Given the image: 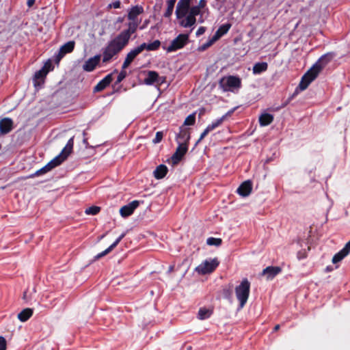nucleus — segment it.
I'll list each match as a JSON object with an SVG mask.
<instances>
[{
  "label": "nucleus",
  "mask_w": 350,
  "mask_h": 350,
  "mask_svg": "<svg viewBox=\"0 0 350 350\" xmlns=\"http://www.w3.org/2000/svg\"><path fill=\"white\" fill-rule=\"evenodd\" d=\"M334 55L332 53L322 55L317 62L303 75L299 84L301 90H306L321 72V70L332 61Z\"/></svg>",
  "instance_id": "nucleus-1"
},
{
  "label": "nucleus",
  "mask_w": 350,
  "mask_h": 350,
  "mask_svg": "<svg viewBox=\"0 0 350 350\" xmlns=\"http://www.w3.org/2000/svg\"><path fill=\"white\" fill-rule=\"evenodd\" d=\"M127 45L128 44L117 35L103 49V62H109L114 56L120 53Z\"/></svg>",
  "instance_id": "nucleus-2"
},
{
  "label": "nucleus",
  "mask_w": 350,
  "mask_h": 350,
  "mask_svg": "<svg viewBox=\"0 0 350 350\" xmlns=\"http://www.w3.org/2000/svg\"><path fill=\"white\" fill-rule=\"evenodd\" d=\"M250 292V282L247 278L243 279L241 284L236 286L235 294L239 301V307L243 308L247 301Z\"/></svg>",
  "instance_id": "nucleus-3"
},
{
  "label": "nucleus",
  "mask_w": 350,
  "mask_h": 350,
  "mask_svg": "<svg viewBox=\"0 0 350 350\" xmlns=\"http://www.w3.org/2000/svg\"><path fill=\"white\" fill-rule=\"evenodd\" d=\"M219 265V262L216 258L209 260H206L197 267L196 271L202 275L211 273L216 269Z\"/></svg>",
  "instance_id": "nucleus-4"
},
{
  "label": "nucleus",
  "mask_w": 350,
  "mask_h": 350,
  "mask_svg": "<svg viewBox=\"0 0 350 350\" xmlns=\"http://www.w3.org/2000/svg\"><path fill=\"white\" fill-rule=\"evenodd\" d=\"M188 41V34H179L175 39L172 41L170 45L168 46L166 50L167 52L176 51L183 48L187 44Z\"/></svg>",
  "instance_id": "nucleus-5"
},
{
  "label": "nucleus",
  "mask_w": 350,
  "mask_h": 350,
  "mask_svg": "<svg viewBox=\"0 0 350 350\" xmlns=\"http://www.w3.org/2000/svg\"><path fill=\"white\" fill-rule=\"evenodd\" d=\"M224 80L222 79L219 84L225 91L241 87V80L239 77L230 75L226 77L225 82Z\"/></svg>",
  "instance_id": "nucleus-6"
},
{
  "label": "nucleus",
  "mask_w": 350,
  "mask_h": 350,
  "mask_svg": "<svg viewBox=\"0 0 350 350\" xmlns=\"http://www.w3.org/2000/svg\"><path fill=\"white\" fill-rule=\"evenodd\" d=\"M139 24V22L137 21H131L128 23V28L122 31L118 36H119L125 42L129 44L132 34L135 33Z\"/></svg>",
  "instance_id": "nucleus-7"
},
{
  "label": "nucleus",
  "mask_w": 350,
  "mask_h": 350,
  "mask_svg": "<svg viewBox=\"0 0 350 350\" xmlns=\"http://www.w3.org/2000/svg\"><path fill=\"white\" fill-rule=\"evenodd\" d=\"M187 150L188 145L186 143H180V141H178V146L171 157L172 164L177 165L182 160Z\"/></svg>",
  "instance_id": "nucleus-8"
},
{
  "label": "nucleus",
  "mask_w": 350,
  "mask_h": 350,
  "mask_svg": "<svg viewBox=\"0 0 350 350\" xmlns=\"http://www.w3.org/2000/svg\"><path fill=\"white\" fill-rule=\"evenodd\" d=\"M165 77H160L157 72L154 70H148L146 72V77L144 80V83L147 85L154 84L161 85L163 83Z\"/></svg>",
  "instance_id": "nucleus-9"
},
{
  "label": "nucleus",
  "mask_w": 350,
  "mask_h": 350,
  "mask_svg": "<svg viewBox=\"0 0 350 350\" xmlns=\"http://www.w3.org/2000/svg\"><path fill=\"white\" fill-rule=\"evenodd\" d=\"M191 0H179L176 8V15L180 19L185 17L189 12Z\"/></svg>",
  "instance_id": "nucleus-10"
},
{
  "label": "nucleus",
  "mask_w": 350,
  "mask_h": 350,
  "mask_svg": "<svg viewBox=\"0 0 350 350\" xmlns=\"http://www.w3.org/2000/svg\"><path fill=\"white\" fill-rule=\"evenodd\" d=\"M75 42L73 40L68 41L63 44L55 56V62L58 63L66 54L72 52L75 49Z\"/></svg>",
  "instance_id": "nucleus-11"
},
{
  "label": "nucleus",
  "mask_w": 350,
  "mask_h": 350,
  "mask_svg": "<svg viewBox=\"0 0 350 350\" xmlns=\"http://www.w3.org/2000/svg\"><path fill=\"white\" fill-rule=\"evenodd\" d=\"M139 202L138 200H133L129 204L123 206L120 209V214L122 217H127L131 215L134 211L139 206Z\"/></svg>",
  "instance_id": "nucleus-12"
},
{
  "label": "nucleus",
  "mask_w": 350,
  "mask_h": 350,
  "mask_svg": "<svg viewBox=\"0 0 350 350\" xmlns=\"http://www.w3.org/2000/svg\"><path fill=\"white\" fill-rule=\"evenodd\" d=\"M141 53L142 51L139 46L132 49L129 53H127L125 59L122 65V68H127L135 59V58Z\"/></svg>",
  "instance_id": "nucleus-13"
},
{
  "label": "nucleus",
  "mask_w": 350,
  "mask_h": 350,
  "mask_svg": "<svg viewBox=\"0 0 350 350\" xmlns=\"http://www.w3.org/2000/svg\"><path fill=\"white\" fill-rule=\"evenodd\" d=\"M100 60V55H96L88 59L83 66V69L86 72L93 71Z\"/></svg>",
  "instance_id": "nucleus-14"
},
{
  "label": "nucleus",
  "mask_w": 350,
  "mask_h": 350,
  "mask_svg": "<svg viewBox=\"0 0 350 350\" xmlns=\"http://www.w3.org/2000/svg\"><path fill=\"white\" fill-rule=\"evenodd\" d=\"M113 74L110 73L106 75L102 80H100L94 88V92H99L105 90L113 80Z\"/></svg>",
  "instance_id": "nucleus-15"
},
{
  "label": "nucleus",
  "mask_w": 350,
  "mask_h": 350,
  "mask_svg": "<svg viewBox=\"0 0 350 350\" xmlns=\"http://www.w3.org/2000/svg\"><path fill=\"white\" fill-rule=\"evenodd\" d=\"M252 190V183L251 180H245L242 183L237 189V193L243 197L248 196Z\"/></svg>",
  "instance_id": "nucleus-16"
},
{
  "label": "nucleus",
  "mask_w": 350,
  "mask_h": 350,
  "mask_svg": "<svg viewBox=\"0 0 350 350\" xmlns=\"http://www.w3.org/2000/svg\"><path fill=\"white\" fill-rule=\"evenodd\" d=\"M190 131L189 129L185 128L182 126L180 127V131L176 135V141L178 143V141H180V143H186L187 145L189 146V142L190 139Z\"/></svg>",
  "instance_id": "nucleus-17"
},
{
  "label": "nucleus",
  "mask_w": 350,
  "mask_h": 350,
  "mask_svg": "<svg viewBox=\"0 0 350 350\" xmlns=\"http://www.w3.org/2000/svg\"><path fill=\"white\" fill-rule=\"evenodd\" d=\"M281 271L280 267L269 266L262 270L261 275H266L267 280H272Z\"/></svg>",
  "instance_id": "nucleus-18"
},
{
  "label": "nucleus",
  "mask_w": 350,
  "mask_h": 350,
  "mask_svg": "<svg viewBox=\"0 0 350 350\" xmlns=\"http://www.w3.org/2000/svg\"><path fill=\"white\" fill-rule=\"evenodd\" d=\"M13 129V121L9 118H5L0 120V133L7 134Z\"/></svg>",
  "instance_id": "nucleus-19"
},
{
  "label": "nucleus",
  "mask_w": 350,
  "mask_h": 350,
  "mask_svg": "<svg viewBox=\"0 0 350 350\" xmlns=\"http://www.w3.org/2000/svg\"><path fill=\"white\" fill-rule=\"evenodd\" d=\"M126 233H122L109 247H107L105 250L103 252L98 254L95 256V259H99L105 255L110 253L117 245L118 244L122 241V239L125 237Z\"/></svg>",
  "instance_id": "nucleus-20"
},
{
  "label": "nucleus",
  "mask_w": 350,
  "mask_h": 350,
  "mask_svg": "<svg viewBox=\"0 0 350 350\" xmlns=\"http://www.w3.org/2000/svg\"><path fill=\"white\" fill-rule=\"evenodd\" d=\"M144 12V8L141 5H135L132 7L128 13V19L129 21H136L138 15Z\"/></svg>",
  "instance_id": "nucleus-21"
},
{
  "label": "nucleus",
  "mask_w": 350,
  "mask_h": 350,
  "mask_svg": "<svg viewBox=\"0 0 350 350\" xmlns=\"http://www.w3.org/2000/svg\"><path fill=\"white\" fill-rule=\"evenodd\" d=\"M161 46V42L159 40H156L154 42L147 44V43H142L139 46L142 51V52L146 49L149 51H156Z\"/></svg>",
  "instance_id": "nucleus-22"
},
{
  "label": "nucleus",
  "mask_w": 350,
  "mask_h": 350,
  "mask_svg": "<svg viewBox=\"0 0 350 350\" xmlns=\"http://www.w3.org/2000/svg\"><path fill=\"white\" fill-rule=\"evenodd\" d=\"M168 172V168L165 165L161 164L156 167L154 171V176L156 179L163 178Z\"/></svg>",
  "instance_id": "nucleus-23"
},
{
  "label": "nucleus",
  "mask_w": 350,
  "mask_h": 350,
  "mask_svg": "<svg viewBox=\"0 0 350 350\" xmlns=\"http://www.w3.org/2000/svg\"><path fill=\"white\" fill-rule=\"evenodd\" d=\"M232 112H233V110L229 111L226 114L222 116L220 118L216 120L215 121L213 122L211 124H208L207 126V127L208 128V129L211 131H213L214 129H215L216 128L219 126L223 123V122L227 118V117L231 116Z\"/></svg>",
  "instance_id": "nucleus-24"
},
{
  "label": "nucleus",
  "mask_w": 350,
  "mask_h": 350,
  "mask_svg": "<svg viewBox=\"0 0 350 350\" xmlns=\"http://www.w3.org/2000/svg\"><path fill=\"white\" fill-rule=\"evenodd\" d=\"M231 27L230 23H225L221 25L216 31L215 35L213 36V40H217L219 38H221L224 34L227 33L229 29Z\"/></svg>",
  "instance_id": "nucleus-25"
},
{
  "label": "nucleus",
  "mask_w": 350,
  "mask_h": 350,
  "mask_svg": "<svg viewBox=\"0 0 350 350\" xmlns=\"http://www.w3.org/2000/svg\"><path fill=\"white\" fill-rule=\"evenodd\" d=\"M48 73L42 68L35 72L33 77L34 85H40L43 83Z\"/></svg>",
  "instance_id": "nucleus-26"
},
{
  "label": "nucleus",
  "mask_w": 350,
  "mask_h": 350,
  "mask_svg": "<svg viewBox=\"0 0 350 350\" xmlns=\"http://www.w3.org/2000/svg\"><path fill=\"white\" fill-rule=\"evenodd\" d=\"M68 156L66 154H63L62 152L55 157L53 159H52L50 162L48 163V166L51 167V169H53L54 167L59 165L64 160L66 159Z\"/></svg>",
  "instance_id": "nucleus-27"
},
{
  "label": "nucleus",
  "mask_w": 350,
  "mask_h": 350,
  "mask_svg": "<svg viewBox=\"0 0 350 350\" xmlns=\"http://www.w3.org/2000/svg\"><path fill=\"white\" fill-rule=\"evenodd\" d=\"M273 121V116L270 113H263L259 117V123L261 126H268Z\"/></svg>",
  "instance_id": "nucleus-28"
},
{
  "label": "nucleus",
  "mask_w": 350,
  "mask_h": 350,
  "mask_svg": "<svg viewBox=\"0 0 350 350\" xmlns=\"http://www.w3.org/2000/svg\"><path fill=\"white\" fill-rule=\"evenodd\" d=\"M267 69L268 64L267 62H258L254 65L252 71L254 75H258L267 71Z\"/></svg>",
  "instance_id": "nucleus-29"
},
{
  "label": "nucleus",
  "mask_w": 350,
  "mask_h": 350,
  "mask_svg": "<svg viewBox=\"0 0 350 350\" xmlns=\"http://www.w3.org/2000/svg\"><path fill=\"white\" fill-rule=\"evenodd\" d=\"M33 314V310L31 308L23 309L21 312L18 314V319L21 322H25L27 321Z\"/></svg>",
  "instance_id": "nucleus-30"
},
{
  "label": "nucleus",
  "mask_w": 350,
  "mask_h": 350,
  "mask_svg": "<svg viewBox=\"0 0 350 350\" xmlns=\"http://www.w3.org/2000/svg\"><path fill=\"white\" fill-rule=\"evenodd\" d=\"M212 311L206 308H200L198 311V319L200 320H204L211 317Z\"/></svg>",
  "instance_id": "nucleus-31"
},
{
  "label": "nucleus",
  "mask_w": 350,
  "mask_h": 350,
  "mask_svg": "<svg viewBox=\"0 0 350 350\" xmlns=\"http://www.w3.org/2000/svg\"><path fill=\"white\" fill-rule=\"evenodd\" d=\"M175 3H176V0H168L167 1V7L166 11L165 12V13L163 14L164 17L169 18L172 16Z\"/></svg>",
  "instance_id": "nucleus-32"
},
{
  "label": "nucleus",
  "mask_w": 350,
  "mask_h": 350,
  "mask_svg": "<svg viewBox=\"0 0 350 350\" xmlns=\"http://www.w3.org/2000/svg\"><path fill=\"white\" fill-rule=\"evenodd\" d=\"M74 142L73 138H70L66 146L64 148V149L62 150L63 154H66L68 157V155L71 153L72 150L73 148Z\"/></svg>",
  "instance_id": "nucleus-33"
},
{
  "label": "nucleus",
  "mask_w": 350,
  "mask_h": 350,
  "mask_svg": "<svg viewBox=\"0 0 350 350\" xmlns=\"http://www.w3.org/2000/svg\"><path fill=\"white\" fill-rule=\"evenodd\" d=\"M347 256V254L342 250H341L333 256L332 262L334 264H336L340 262Z\"/></svg>",
  "instance_id": "nucleus-34"
},
{
  "label": "nucleus",
  "mask_w": 350,
  "mask_h": 350,
  "mask_svg": "<svg viewBox=\"0 0 350 350\" xmlns=\"http://www.w3.org/2000/svg\"><path fill=\"white\" fill-rule=\"evenodd\" d=\"M221 295L224 298L230 299L232 295V286H225L221 290Z\"/></svg>",
  "instance_id": "nucleus-35"
},
{
  "label": "nucleus",
  "mask_w": 350,
  "mask_h": 350,
  "mask_svg": "<svg viewBox=\"0 0 350 350\" xmlns=\"http://www.w3.org/2000/svg\"><path fill=\"white\" fill-rule=\"evenodd\" d=\"M206 243L208 245L220 246L222 243V239L220 238L209 237L206 239Z\"/></svg>",
  "instance_id": "nucleus-36"
},
{
  "label": "nucleus",
  "mask_w": 350,
  "mask_h": 350,
  "mask_svg": "<svg viewBox=\"0 0 350 350\" xmlns=\"http://www.w3.org/2000/svg\"><path fill=\"white\" fill-rule=\"evenodd\" d=\"M51 170V167L48 166V163L42 167L41 169L37 170L34 174L29 176V178H33L35 176H38L42 175L48 172Z\"/></svg>",
  "instance_id": "nucleus-37"
},
{
  "label": "nucleus",
  "mask_w": 350,
  "mask_h": 350,
  "mask_svg": "<svg viewBox=\"0 0 350 350\" xmlns=\"http://www.w3.org/2000/svg\"><path fill=\"white\" fill-rule=\"evenodd\" d=\"M196 17L189 14L186 18V23H183V22L182 25L185 27H191L196 23Z\"/></svg>",
  "instance_id": "nucleus-38"
},
{
  "label": "nucleus",
  "mask_w": 350,
  "mask_h": 350,
  "mask_svg": "<svg viewBox=\"0 0 350 350\" xmlns=\"http://www.w3.org/2000/svg\"><path fill=\"white\" fill-rule=\"evenodd\" d=\"M196 122V113L189 115L184 121V126H192Z\"/></svg>",
  "instance_id": "nucleus-39"
},
{
  "label": "nucleus",
  "mask_w": 350,
  "mask_h": 350,
  "mask_svg": "<svg viewBox=\"0 0 350 350\" xmlns=\"http://www.w3.org/2000/svg\"><path fill=\"white\" fill-rule=\"evenodd\" d=\"M100 211V208L96 206H92L85 209V213L87 215H96Z\"/></svg>",
  "instance_id": "nucleus-40"
},
{
  "label": "nucleus",
  "mask_w": 350,
  "mask_h": 350,
  "mask_svg": "<svg viewBox=\"0 0 350 350\" xmlns=\"http://www.w3.org/2000/svg\"><path fill=\"white\" fill-rule=\"evenodd\" d=\"M126 69H122L120 72V73L118 75L117 79L114 83V85H118L120 83H121L126 77V72L125 70Z\"/></svg>",
  "instance_id": "nucleus-41"
},
{
  "label": "nucleus",
  "mask_w": 350,
  "mask_h": 350,
  "mask_svg": "<svg viewBox=\"0 0 350 350\" xmlns=\"http://www.w3.org/2000/svg\"><path fill=\"white\" fill-rule=\"evenodd\" d=\"M163 137V131L157 132L155 137L152 140V143L156 144L161 142Z\"/></svg>",
  "instance_id": "nucleus-42"
},
{
  "label": "nucleus",
  "mask_w": 350,
  "mask_h": 350,
  "mask_svg": "<svg viewBox=\"0 0 350 350\" xmlns=\"http://www.w3.org/2000/svg\"><path fill=\"white\" fill-rule=\"evenodd\" d=\"M53 66L51 62V60H48L44 64V66H42V69L44 70V71L46 72V73H48L49 71L51 70H53Z\"/></svg>",
  "instance_id": "nucleus-43"
},
{
  "label": "nucleus",
  "mask_w": 350,
  "mask_h": 350,
  "mask_svg": "<svg viewBox=\"0 0 350 350\" xmlns=\"http://www.w3.org/2000/svg\"><path fill=\"white\" fill-rule=\"evenodd\" d=\"M189 14L195 17L200 13V10L196 5L189 8Z\"/></svg>",
  "instance_id": "nucleus-44"
},
{
  "label": "nucleus",
  "mask_w": 350,
  "mask_h": 350,
  "mask_svg": "<svg viewBox=\"0 0 350 350\" xmlns=\"http://www.w3.org/2000/svg\"><path fill=\"white\" fill-rule=\"evenodd\" d=\"M211 132V131L208 129V128L206 126V128L204 130V131L201 133L200 138L196 142L195 146H196L208 134Z\"/></svg>",
  "instance_id": "nucleus-45"
},
{
  "label": "nucleus",
  "mask_w": 350,
  "mask_h": 350,
  "mask_svg": "<svg viewBox=\"0 0 350 350\" xmlns=\"http://www.w3.org/2000/svg\"><path fill=\"white\" fill-rule=\"evenodd\" d=\"M7 343L4 337L0 336V350H6Z\"/></svg>",
  "instance_id": "nucleus-46"
},
{
  "label": "nucleus",
  "mask_w": 350,
  "mask_h": 350,
  "mask_svg": "<svg viewBox=\"0 0 350 350\" xmlns=\"http://www.w3.org/2000/svg\"><path fill=\"white\" fill-rule=\"evenodd\" d=\"M121 3L120 1H116L108 5L109 8H113L115 9L120 8Z\"/></svg>",
  "instance_id": "nucleus-47"
},
{
  "label": "nucleus",
  "mask_w": 350,
  "mask_h": 350,
  "mask_svg": "<svg viewBox=\"0 0 350 350\" xmlns=\"http://www.w3.org/2000/svg\"><path fill=\"white\" fill-rule=\"evenodd\" d=\"M216 40H213V37L211 38V40H210L208 42L205 43L204 44H203L202 46V50H204L206 49L207 47L210 46L211 45L213 44V43L214 42H215Z\"/></svg>",
  "instance_id": "nucleus-48"
},
{
  "label": "nucleus",
  "mask_w": 350,
  "mask_h": 350,
  "mask_svg": "<svg viewBox=\"0 0 350 350\" xmlns=\"http://www.w3.org/2000/svg\"><path fill=\"white\" fill-rule=\"evenodd\" d=\"M347 255L350 253V241H348L342 249Z\"/></svg>",
  "instance_id": "nucleus-49"
},
{
  "label": "nucleus",
  "mask_w": 350,
  "mask_h": 350,
  "mask_svg": "<svg viewBox=\"0 0 350 350\" xmlns=\"http://www.w3.org/2000/svg\"><path fill=\"white\" fill-rule=\"evenodd\" d=\"M205 30H206V29L204 27H199L196 31V36H199L200 35H202L205 32Z\"/></svg>",
  "instance_id": "nucleus-50"
},
{
  "label": "nucleus",
  "mask_w": 350,
  "mask_h": 350,
  "mask_svg": "<svg viewBox=\"0 0 350 350\" xmlns=\"http://www.w3.org/2000/svg\"><path fill=\"white\" fill-rule=\"evenodd\" d=\"M206 5V1L205 0H200L198 5H196L197 7H198V8L200 10L204 8Z\"/></svg>",
  "instance_id": "nucleus-51"
},
{
  "label": "nucleus",
  "mask_w": 350,
  "mask_h": 350,
  "mask_svg": "<svg viewBox=\"0 0 350 350\" xmlns=\"http://www.w3.org/2000/svg\"><path fill=\"white\" fill-rule=\"evenodd\" d=\"M35 3V0H27V5L29 7L32 6Z\"/></svg>",
  "instance_id": "nucleus-52"
},
{
  "label": "nucleus",
  "mask_w": 350,
  "mask_h": 350,
  "mask_svg": "<svg viewBox=\"0 0 350 350\" xmlns=\"http://www.w3.org/2000/svg\"><path fill=\"white\" fill-rule=\"evenodd\" d=\"M279 329H280V325H276L274 327V328H273V331H274V332H276V331L279 330Z\"/></svg>",
  "instance_id": "nucleus-53"
},
{
  "label": "nucleus",
  "mask_w": 350,
  "mask_h": 350,
  "mask_svg": "<svg viewBox=\"0 0 350 350\" xmlns=\"http://www.w3.org/2000/svg\"><path fill=\"white\" fill-rule=\"evenodd\" d=\"M118 91H119V89H117L114 92H118Z\"/></svg>",
  "instance_id": "nucleus-54"
}]
</instances>
